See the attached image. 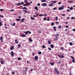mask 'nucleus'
<instances>
[{
  "label": "nucleus",
  "mask_w": 75,
  "mask_h": 75,
  "mask_svg": "<svg viewBox=\"0 0 75 75\" xmlns=\"http://www.w3.org/2000/svg\"><path fill=\"white\" fill-rule=\"evenodd\" d=\"M64 6L62 5V7H59V8H58V9L59 10H63L64 9Z\"/></svg>",
  "instance_id": "f257e3e1"
},
{
  "label": "nucleus",
  "mask_w": 75,
  "mask_h": 75,
  "mask_svg": "<svg viewBox=\"0 0 75 75\" xmlns=\"http://www.w3.org/2000/svg\"><path fill=\"white\" fill-rule=\"evenodd\" d=\"M71 59H72V62L74 63H75V58L73 56H71Z\"/></svg>",
  "instance_id": "f03ea898"
},
{
  "label": "nucleus",
  "mask_w": 75,
  "mask_h": 75,
  "mask_svg": "<svg viewBox=\"0 0 75 75\" xmlns=\"http://www.w3.org/2000/svg\"><path fill=\"white\" fill-rule=\"evenodd\" d=\"M54 71H55L56 72V73H57V75H58V74H60L58 70H57V69H56V68L54 69Z\"/></svg>",
  "instance_id": "7ed1b4c3"
},
{
  "label": "nucleus",
  "mask_w": 75,
  "mask_h": 75,
  "mask_svg": "<svg viewBox=\"0 0 75 75\" xmlns=\"http://www.w3.org/2000/svg\"><path fill=\"white\" fill-rule=\"evenodd\" d=\"M58 57L60 58V59H62V58H64V56L63 55H60L59 54L58 55Z\"/></svg>",
  "instance_id": "20e7f679"
},
{
  "label": "nucleus",
  "mask_w": 75,
  "mask_h": 75,
  "mask_svg": "<svg viewBox=\"0 0 75 75\" xmlns=\"http://www.w3.org/2000/svg\"><path fill=\"white\" fill-rule=\"evenodd\" d=\"M0 62L1 63V64H4V62L3 58H2L1 59V61H0Z\"/></svg>",
  "instance_id": "39448f33"
},
{
  "label": "nucleus",
  "mask_w": 75,
  "mask_h": 75,
  "mask_svg": "<svg viewBox=\"0 0 75 75\" xmlns=\"http://www.w3.org/2000/svg\"><path fill=\"white\" fill-rule=\"evenodd\" d=\"M59 36V34L57 33L54 35V37H55V38H58V37Z\"/></svg>",
  "instance_id": "423d86ee"
},
{
  "label": "nucleus",
  "mask_w": 75,
  "mask_h": 75,
  "mask_svg": "<svg viewBox=\"0 0 75 75\" xmlns=\"http://www.w3.org/2000/svg\"><path fill=\"white\" fill-rule=\"evenodd\" d=\"M42 6H47V4L46 3H44L42 4Z\"/></svg>",
  "instance_id": "0eeeda50"
},
{
  "label": "nucleus",
  "mask_w": 75,
  "mask_h": 75,
  "mask_svg": "<svg viewBox=\"0 0 75 75\" xmlns=\"http://www.w3.org/2000/svg\"><path fill=\"white\" fill-rule=\"evenodd\" d=\"M35 59L36 60H37L38 59V56H35Z\"/></svg>",
  "instance_id": "6e6552de"
},
{
  "label": "nucleus",
  "mask_w": 75,
  "mask_h": 75,
  "mask_svg": "<svg viewBox=\"0 0 75 75\" xmlns=\"http://www.w3.org/2000/svg\"><path fill=\"white\" fill-rule=\"evenodd\" d=\"M2 25H3V24L2 23V22L1 21V19H0V27H1V26H2Z\"/></svg>",
  "instance_id": "1a4fd4ad"
},
{
  "label": "nucleus",
  "mask_w": 75,
  "mask_h": 75,
  "mask_svg": "<svg viewBox=\"0 0 75 75\" xmlns=\"http://www.w3.org/2000/svg\"><path fill=\"white\" fill-rule=\"evenodd\" d=\"M11 55L12 57L14 56V53L13 51L11 52Z\"/></svg>",
  "instance_id": "9d476101"
},
{
  "label": "nucleus",
  "mask_w": 75,
  "mask_h": 75,
  "mask_svg": "<svg viewBox=\"0 0 75 75\" xmlns=\"http://www.w3.org/2000/svg\"><path fill=\"white\" fill-rule=\"evenodd\" d=\"M57 1H52L49 2V3H57Z\"/></svg>",
  "instance_id": "9b49d317"
},
{
  "label": "nucleus",
  "mask_w": 75,
  "mask_h": 75,
  "mask_svg": "<svg viewBox=\"0 0 75 75\" xmlns=\"http://www.w3.org/2000/svg\"><path fill=\"white\" fill-rule=\"evenodd\" d=\"M21 36L23 37H26V35H24V34H22Z\"/></svg>",
  "instance_id": "f8f14e48"
},
{
  "label": "nucleus",
  "mask_w": 75,
  "mask_h": 75,
  "mask_svg": "<svg viewBox=\"0 0 75 75\" xmlns=\"http://www.w3.org/2000/svg\"><path fill=\"white\" fill-rule=\"evenodd\" d=\"M35 9L37 11L39 10V9L38 8L37 6H35Z\"/></svg>",
  "instance_id": "ddd939ff"
},
{
  "label": "nucleus",
  "mask_w": 75,
  "mask_h": 75,
  "mask_svg": "<svg viewBox=\"0 0 75 75\" xmlns=\"http://www.w3.org/2000/svg\"><path fill=\"white\" fill-rule=\"evenodd\" d=\"M57 27H53V28L54 29V32H56V28Z\"/></svg>",
  "instance_id": "4468645a"
},
{
  "label": "nucleus",
  "mask_w": 75,
  "mask_h": 75,
  "mask_svg": "<svg viewBox=\"0 0 75 75\" xmlns=\"http://www.w3.org/2000/svg\"><path fill=\"white\" fill-rule=\"evenodd\" d=\"M53 5V3H52L49 4V6H52Z\"/></svg>",
  "instance_id": "2eb2a0df"
},
{
  "label": "nucleus",
  "mask_w": 75,
  "mask_h": 75,
  "mask_svg": "<svg viewBox=\"0 0 75 75\" xmlns=\"http://www.w3.org/2000/svg\"><path fill=\"white\" fill-rule=\"evenodd\" d=\"M14 47V46H12V47L10 48V49L11 50H13Z\"/></svg>",
  "instance_id": "dca6fc26"
},
{
  "label": "nucleus",
  "mask_w": 75,
  "mask_h": 75,
  "mask_svg": "<svg viewBox=\"0 0 75 75\" xmlns=\"http://www.w3.org/2000/svg\"><path fill=\"white\" fill-rule=\"evenodd\" d=\"M25 20V18H22L21 19V23H22L23 22V21Z\"/></svg>",
  "instance_id": "f3484780"
},
{
  "label": "nucleus",
  "mask_w": 75,
  "mask_h": 75,
  "mask_svg": "<svg viewBox=\"0 0 75 75\" xmlns=\"http://www.w3.org/2000/svg\"><path fill=\"white\" fill-rule=\"evenodd\" d=\"M30 19L31 20H35V18L34 17H33L32 16H31Z\"/></svg>",
  "instance_id": "a211bd4d"
},
{
  "label": "nucleus",
  "mask_w": 75,
  "mask_h": 75,
  "mask_svg": "<svg viewBox=\"0 0 75 75\" xmlns=\"http://www.w3.org/2000/svg\"><path fill=\"white\" fill-rule=\"evenodd\" d=\"M24 33H25V34L26 35H28V31H24Z\"/></svg>",
  "instance_id": "6ab92c4d"
},
{
  "label": "nucleus",
  "mask_w": 75,
  "mask_h": 75,
  "mask_svg": "<svg viewBox=\"0 0 75 75\" xmlns=\"http://www.w3.org/2000/svg\"><path fill=\"white\" fill-rule=\"evenodd\" d=\"M50 47L52 48H54V45L53 44H51V45H50Z\"/></svg>",
  "instance_id": "aec40b11"
},
{
  "label": "nucleus",
  "mask_w": 75,
  "mask_h": 75,
  "mask_svg": "<svg viewBox=\"0 0 75 75\" xmlns=\"http://www.w3.org/2000/svg\"><path fill=\"white\" fill-rule=\"evenodd\" d=\"M17 41V39H16L15 40V41L16 42V43L18 44V41Z\"/></svg>",
  "instance_id": "412c9836"
},
{
  "label": "nucleus",
  "mask_w": 75,
  "mask_h": 75,
  "mask_svg": "<svg viewBox=\"0 0 75 75\" xmlns=\"http://www.w3.org/2000/svg\"><path fill=\"white\" fill-rule=\"evenodd\" d=\"M29 42H32L33 41L32 40V39L31 38H29Z\"/></svg>",
  "instance_id": "4be33fe9"
},
{
  "label": "nucleus",
  "mask_w": 75,
  "mask_h": 75,
  "mask_svg": "<svg viewBox=\"0 0 75 75\" xmlns=\"http://www.w3.org/2000/svg\"><path fill=\"white\" fill-rule=\"evenodd\" d=\"M15 25H16V24H15V23H13V24H11V25H12V26H15Z\"/></svg>",
  "instance_id": "5701e85b"
},
{
  "label": "nucleus",
  "mask_w": 75,
  "mask_h": 75,
  "mask_svg": "<svg viewBox=\"0 0 75 75\" xmlns=\"http://www.w3.org/2000/svg\"><path fill=\"white\" fill-rule=\"evenodd\" d=\"M57 28L59 29H61L62 28V26L61 25H59L58 26Z\"/></svg>",
  "instance_id": "b1692460"
},
{
  "label": "nucleus",
  "mask_w": 75,
  "mask_h": 75,
  "mask_svg": "<svg viewBox=\"0 0 75 75\" xmlns=\"http://www.w3.org/2000/svg\"><path fill=\"white\" fill-rule=\"evenodd\" d=\"M48 43L50 45L51 44V41L50 40H49L48 41Z\"/></svg>",
  "instance_id": "393cba45"
},
{
  "label": "nucleus",
  "mask_w": 75,
  "mask_h": 75,
  "mask_svg": "<svg viewBox=\"0 0 75 75\" xmlns=\"http://www.w3.org/2000/svg\"><path fill=\"white\" fill-rule=\"evenodd\" d=\"M23 9L24 10V9H26V10H27L28 9L26 7H24L23 8Z\"/></svg>",
  "instance_id": "a878e982"
},
{
  "label": "nucleus",
  "mask_w": 75,
  "mask_h": 75,
  "mask_svg": "<svg viewBox=\"0 0 75 75\" xmlns=\"http://www.w3.org/2000/svg\"><path fill=\"white\" fill-rule=\"evenodd\" d=\"M73 2H74V1H68V3H72Z\"/></svg>",
  "instance_id": "bb28decb"
},
{
  "label": "nucleus",
  "mask_w": 75,
  "mask_h": 75,
  "mask_svg": "<svg viewBox=\"0 0 75 75\" xmlns=\"http://www.w3.org/2000/svg\"><path fill=\"white\" fill-rule=\"evenodd\" d=\"M73 9V7H71V8H70L69 9V10H72Z\"/></svg>",
  "instance_id": "cd10ccee"
},
{
  "label": "nucleus",
  "mask_w": 75,
  "mask_h": 75,
  "mask_svg": "<svg viewBox=\"0 0 75 75\" xmlns=\"http://www.w3.org/2000/svg\"><path fill=\"white\" fill-rule=\"evenodd\" d=\"M21 19H18V18H16V20L17 21H20Z\"/></svg>",
  "instance_id": "c85d7f7f"
},
{
  "label": "nucleus",
  "mask_w": 75,
  "mask_h": 75,
  "mask_svg": "<svg viewBox=\"0 0 75 75\" xmlns=\"http://www.w3.org/2000/svg\"><path fill=\"white\" fill-rule=\"evenodd\" d=\"M47 18H46V17H44V18H43V20L44 21H46V20H47Z\"/></svg>",
  "instance_id": "c756f323"
},
{
  "label": "nucleus",
  "mask_w": 75,
  "mask_h": 75,
  "mask_svg": "<svg viewBox=\"0 0 75 75\" xmlns=\"http://www.w3.org/2000/svg\"><path fill=\"white\" fill-rule=\"evenodd\" d=\"M69 45H70L72 46L73 45V44L71 42H70L69 43Z\"/></svg>",
  "instance_id": "7c9ffc66"
},
{
  "label": "nucleus",
  "mask_w": 75,
  "mask_h": 75,
  "mask_svg": "<svg viewBox=\"0 0 75 75\" xmlns=\"http://www.w3.org/2000/svg\"><path fill=\"white\" fill-rule=\"evenodd\" d=\"M46 0H42L41 1V2H46Z\"/></svg>",
  "instance_id": "2f4dec72"
},
{
  "label": "nucleus",
  "mask_w": 75,
  "mask_h": 75,
  "mask_svg": "<svg viewBox=\"0 0 75 75\" xmlns=\"http://www.w3.org/2000/svg\"><path fill=\"white\" fill-rule=\"evenodd\" d=\"M50 64L52 66H53L54 65V63H50Z\"/></svg>",
  "instance_id": "473e14b6"
},
{
  "label": "nucleus",
  "mask_w": 75,
  "mask_h": 75,
  "mask_svg": "<svg viewBox=\"0 0 75 75\" xmlns=\"http://www.w3.org/2000/svg\"><path fill=\"white\" fill-rule=\"evenodd\" d=\"M71 19H72V20H74L75 19V18L74 17H71Z\"/></svg>",
  "instance_id": "72a5a7b5"
},
{
  "label": "nucleus",
  "mask_w": 75,
  "mask_h": 75,
  "mask_svg": "<svg viewBox=\"0 0 75 75\" xmlns=\"http://www.w3.org/2000/svg\"><path fill=\"white\" fill-rule=\"evenodd\" d=\"M39 16L40 17L43 16H44V15L43 14H42V15L40 14L39 15Z\"/></svg>",
  "instance_id": "f704fd0d"
},
{
  "label": "nucleus",
  "mask_w": 75,
  "mask_h": 75,
  "mask_svg": "<svg viewBox=\"0 0 75 75\" xmlns=\"http://www.w3.org/2000/svg\"><path fill=\"white\" fill-rule=\"evenodd\" d=\"M60 49H61V50H62V51H63L64 50V48L63 47H61V48H60Z\"/></svg>",
  "instance_id": "c9c22d12"
},
{
  "label": "nucleus",
  "mask_w": 75,
  "mask_h": 75,
  "mask_svg": "<svg viewBox=\"0 0 75 75\" xmlns=\"http://www.w3.org/2000/svg\"><path fill=\"white\" fill-rule=\"evenodd\" d=\"M54 25V22H52V24H51V25H52V26H53Z\"/></svg>",
  "instance_id": "e433bc0d"
},
{
  "label": "nucleus",
  "mask_w": 75,
  "mask_h": 75,
  "mask_svg": "<svg viewBox=\"0 0 75 75\" xmlns=\"http://www.w3.org/2000/svg\"><path fill=\"white\" fill-rule=\"evenodd\" d=\"M55 19L56 21H57V19H58V17H55Z\"/></svg>",
  "instance_id": "4c0bfd02"
},
{
  "label": "nucleus",
  "mask_w": 75,
  "mask_h": 75,
  "mask_svg": "<svg viewBox=\"0 0 75 75\" xmlns=\"http://www.w3.org/2000/svg\"><path fill=\"white\" fill-rule=\"evenodd\" d=\"M57 10V8L56 7H54V8H53V9H52V10Z\"/></svg>",
  "instance_id": "58836bf2"
},
{
  "label": "nucleus",
  "mask_w": 75,
  "mask_h": 75,
  "mask_svg": "<svg viewBox=\"0 0 75 75\" xmlns=\"http://www.w3.org/2000/svg\"><path fill=\"white\" fill-rule=\"evenodd\" d=\"M42 47L43 48H45L46 47V46L45 45H43L42 46Z\"/></svg>",
  "instance_id": "ea45409f"
},
{
  "label": "nucleus",
  "mask_w": 75,
  "mask_h": 75,
  "mask_svg": "<svg viewBox=\"0 0 75 75\" xmlns=\"http://www.w3.org/2000/svg\"><path fill=\"white\" fill-rule=\"evenodd\" d=\"M18 60L19 61L21 59V58L20 57H18Z\"/></svg>",
  "instance_id": "a19ab883"
},
{
  "label": "nucleus",
  "mask_w": 75,
  "mask_h": 75,
  "mask_svg": "<svg viewBox=\"0 0 75 75\" xmlns=\"http://www.w3.org/2000/svg\"><path fill=\"white\" fill-rule=\"evenodd\" d=\"M38 54L39 55L41 54H42V52H39L38 53Z\"/></svg>",
  "instance_id": "79ce46f5"
},
{
  "label": "nucleus",
  "mask_w": 75,
  "mask_h": 75,
  "mask_svg": "<svg viewBox=\"0 0 75 75\" xmlns=\"http://www.w3.org/2000/svg\"><path fill=\"white\" fill-rule=\"evenodd\" d=\"M48 49H49V50L50 51L51 50H52L51 48H50V47H48Z\"/></svg>",
  "instance_id": "37998d69"
},
{
  "label": "nucleus",
  "mask_w": 75,
  "mask_h": 75,
  "mask_svg": "<svg viewBox=\"0 0 75 75\" xmlns=\"http://www.w3.org/2000/svg\"><path fill=\"white\" fill-rule=\"evenodd\" d=\"M4 11V9H0V11Z\"/></svg>",
  "instance_id": "c03bdc74"
},
{
  "label": "nucleus",
  "mask_w": 75,
  "mask_h": 75,
  "mask_svg": "<svg viewBox=\"0 0 75 75\" xmlns=\"http://www.w3.org/2000/svg\"><path fill=\"white\" fill-rule=\"evenodd\" d=\"M18 6H21V4L20 3L18 2Z\"/></svg>",
  "instance_id": "a18cd8bd"
},
{
  "label": "nucleus",
  "mask_w": 75,
  "mask_h": 75,
  "mask_svg": "<svg viewBox=\"0 0 75 75\" xmlns=\"http://www.w3.org/2000/svg\"><path fill=\"white\" fill-rule=\"evenodd\" d=\"M23 11L24 12H25V13H26L27 12V11H26V10H23Z\"/></svg>",
  "instance_id": "49530a36"
},
{
  "label": "nucleus",
  "mask_w": 75,
  "mask_h": 75,
  "mask_svg": "<svg viewBox=\"0 0 75 75\" xmlns=\"http://www.w3.org/2000/svg\"><path fill=\"white\" fill-rule=\"evenodd\" d=\"M28 33H29L30 34H31V32L29 31V30L28 31Z\"/></svg>",
  "instance_id": "de8ad7c7"
},
{
  "label": "nucleus",
  "mask_w": 75,
  "mask_h": 75,
  "mask_svg": "<svg viewBox=\"0 0 75 75\" xmlns=\"http://www.w3.org/2000/svg\"><path fill=\"white\" fill-rule=\"evenodd\" d=\"M24 3H28L27 0H25V1H24Z\"/></svg>",
  "instance_id": "09e8293b"
},
{
  "label": "nucleus",
  "mask_w": 75,
  "mask_h": 75,
  "mask_svg": "<svg viewBox=\"0 0 75 75\" xmlns=\"http://www.w3.org/2000/svg\"><path fill=\"white\" fill-rule=\"evenodd\" d=\"M61 4V2H59V3H58V4H59V5L60 4Z\"/></svg>",
  "instance_id": "8fccbe9b"
},
{
  "label": "nucleus",
  "mask_w": 75,
  "mask_h": 75,
  "mask_svg": "<svg viewBox=\"0 0 75 75\" xmlns=\"http://www.w3.org/2000/svg\"><path fill=\"white\" fill-rule=\"evenodd\" d=\"M18 46L20 48L21 47V44H18Z\"/></svg>",
  "instance_id": "3c124183"
},
{
  "label": "nucleus",
  "mask_w": 75,
  "mask_h": 75,
  "mask_svg": "<svg viewBox=\"0 0 75 75\" xmlns=\"http://www.w3.org/2000/svg\"><path fill=\"white\" fill-rule=\"evenodd\" d=\"M0 40H3V37L2 36H1L0 38Z\"/></svg>",
  "instance_id": "603ef678"
},
{
  "label": "nucleus",
  "mask_w": 75,
  "mask_h": 75,
  "mask_svg": "<svg viewBox=\"0 0 75 75\" xmlns=\"http://www.w3.org/2000/svg\"><path fill=\"white\" fill-rule=\"evenodd\" d=\"M37 6H40V4L38 3L37 4Z\"/></svg>",
  "instance_id": "864d4df0"
},
{
  "label": "nucleus",
  "mask_w": 75,
  "mask_h": 75,
  "mask_svg": "<svg viewBox=\"0 0 75 75\" xmlns=\"http://www.w3.org/2000/svg\"><path fill=\"white\" fill-rule=\"evenodd\" d=\"M72 31L73 32H75V29H73L72 30Z\"/></svg>",
  "instance_id": "5fc2aeb1"
},
{
  "label": "nucleus",
  "mask_w": 75,
  "mask_h": 75,
  "mask_svg": "<svg viewBox=\"0 0 75 75\" xmlns=\"http://www.w3.org/2000/svg\"><path fill=\"white\" fill-rule=\"evenodd\" d=\"M30 4L29 3H28V4H27V6H29L30 5Z\"/></svg>",
  "instance_id": "6e6d98bb"
},
{
  "label": "nucleus",
  "mask_w": 75,
  "mask_h": 75,
  "mask_svg": "<svg viewBox=\"0 0 75 75\" xmlns=\"http://www.w3.org/2000/svg\"><path fill=\"white\" fill-rule=\"evenodd\" d=\"M27 6V4H24L23 5V6Z\"/></svg>",
  "instance_id": "4d7b16f0"
},
{
  "label": "nucleus",
  "mask_w": 75,
  "mask_h": 75,
  "mask_svg": "<svg viewBox=\"0 0 75 75\" xmlns=\"http://www.w3.org/2000/svg\"><path fill=\"white\" fill-rule=\"evenodd\" d=\"M55 23H56V24H59V22H55Z\"/></svg>",
  "instance_id": "13d9d810"
},
{
  "label": "nucleus",
  "mask_w": 75,
  "mask_h": 75,
  "mask_svg": "<svg viewBox=\"0 0 75 75\" xmlns=\"http://www.w3.org/2000/svg\"><path fill=\"white\" fill-rule=\"evenodd\" d=\"M65 23H66V24H68V22L67 21H66L65 22Z\"/></svg>",
  "instance_id": "bf43d9fd"
},
{
  "label": "nucleus",
  "mask_w": 75,
  "mask_h": 75,
  "mask_svg": "<svg viewBox=\"0 0 75 75\" xmlns=\"http://www.w3.org/2000/svg\"><path fill=\"white\" fill-rule=\"evenodd\" d=\"M69 28V26H68V25L66 26V28Z\"/></svg>",
  "instance_id": "052dcab7"
},
{
  "label": "nucleus",
  "mask_w": 75,
  "mask_h": 75,
  "mask_svg": "<svg viewBox=\"0 0 75 75\" xmlns=\"http://www.w3.org/2000/svg\"><path fill=\"white\" fill-rule=\"evenodd\" d=\"M21 3L22 5H23L24 4V3L23 2H21Z\"/></svg>",
  "instance_id": "680f3d73"
},
{
  "label": "nucleus",
  "mask_w": 75,
  "mask_h": 75,
  "mask_svg": "<svg viewBox=\"0 0 75 75\" xmlns=\"http://www.w3.org/2000/svg\"><path fill=\"white\" fill-rule=\"evenodd\" d=\"M43 15H44V16H47V14H44Z\"/></svg>",
  "instance_id": "e2e57ef3"
},
{
  "label": "nucleus",
  "mask_w": 75,
  "mask_h": 75,
  "mask_svg": "<svg viewBox=\"0 0 75 75\" xmlns=\"http://www.w3.org/2000/svg\"><path fill=\"white\" fill-rule=\"evenodd\" d=\"M65 16V15L64 14H63L62 15V16H63L64 17Z\"/></svg>",
  "instance_id": "0e129e2a"
},
{
  "label": "nucleus",
  "mask_w": 75,
  "mask_h": 75,
  "mask_svg": "<svg viewBox=\"0 0 75 75\" xmlns=\"http://www.w3.org/2000/svg\"><path fill=\"white\" fill-rule=\"evenodd\" d=\"M47 21H49L50 20V18H47Z\"/></svg>",
  "instance_id": "69168bd1"
},
{
  "label": "nucleus",
  "mask_w": 75,
  "mask_h": 75,
  "mask_svg": "<svg viewBox=\"0 0 75 75\" xmlns=\"http://www.w3.org/2000/svg\"><path fill=\"white\" fill-rule=\"evenodd\" d=\"M15 74V72H14V71H13V72H12V74Z\"/></svg>",
  "instance_id": "338daca9"
},
{
  "label": "nucleus",
  "mask_w": 75,
  "mask_h": 75,
  "mask_svg": "<svg viewBox=\"0 0 75 75\" xmlns=\"http://www.w3.org/2000/svg\"><path fill=\"white\" fill-rule=\"evenodd\" d=\"M69 75H72V73H71V72H70V73H69Z\"/></svg>",
  "instance_id": "774afa93"
}]
</instances>
